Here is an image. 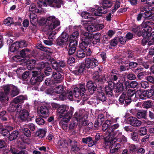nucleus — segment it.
I'll list each match as a JSON object with an SVG mask.
<instances>
[{
	"label": "nucleus",
	"mask_w": 154,
	"mask_h": 154,
	"mask_svg": "<svg viewBox=\"0 0 154 154\" xmlns=\"http://www.w3.org/2000/svg\"><path fill=\"white\" fill-rule=\"evenodd\" d=\"M69 107L67 105H63L59 106L57 111V116L58 119H62L59 124L64 129H66L67 123L71 119L73 110H69Z\"/></svg>",
	"instance_id": "obj_1"
},
{
	"label": "nucleus",
	"mask_w": 154,
	"mask_h": 154,
	"mask_svg": "<svg viewBox=\"0 0 154 154\" xmlns=\"http://www.w3.org/2000/svg\"><path fill=\"white\" fill-rule=\"evenodd\" d=\"M46 3L51 7L58 8H60L61 5L63 4L62 0H38L37 4L39 7L41 8L47 6Z\"/></svg>",
	"instance_id": "obj_2"
},
{
	"label": "nucleus",
	"mask_w": 154,
	"mask_h": 154,
	"mask_svg": "<svg viewBox=\"0 0 154 154\" xmlns=\"http://www.w3.org/2000/svg\"><path fill=\"white\" fill-rule=\"evenodd\" d=\"M113 137H115L114 139L110 137V136L108 135L104 139V144L106 146L109 145H113L116 141L117 140L118 142L121 141V138L122 135V132L119 130L116 131L113 134Z\"/></svg>",
	"instance_id": "obj_3"
},
{
	"label": "nucleus",
	"mask_w": 154,
	"mask_h": 154,
	"mask_svg": "<svg viewBox=\"0 0 154 154\" xmlns=\"http://www.w3.org/2000/svg\"><path fill=\"white\" fill-rule=\"evenodd\" d=\"M45 24L49 29L52 30L60 25V22L55 16H50L46 19Z\"/></svg>",
	"instance_id": "obj_4"
},
{
	"label": "nucleus",
	"mask_w": 154,
	"mask_h": 154,
	"mask_svg": "<svg viewBox=\"0 0 154 154\" xmlns=\"http://www.w3.org/2000/svg\"><path fill=\"white\" fill-rule=\"evenodd\" d=\"M4 92L7 95H10L13 97L18 94L19 90L17 88L13 85H6L3 86Z\"/></svg>",
	"instance_id": "obj_5"
},
{
	"label": "nucleus",
	"mask_w": 154,
	"mask_h": 154,
	"mask_svg": "<svg viewBox=\"0 0 154 154\" xmlns=\"http://www.w3.org/2000/svg\"><path fill=\"white\" fill-rule=\"evenodd\" d=\"M87 115L82 116L80 112H76L74 115L73 119L77 122H81L82 125L84 126H86L88 123Z\"/></svg>",
	"instance_id": "obj_6"
},
{
	"label": "nucleus",
	"mask_w": 154,
	"mask_h": 154,
	"mask_svg": "<svg viewBox=\"0 0 154 154\" xmlns=\"http://www.w3.org/2000/svg\"><path fill=\"white\" fill-rule=\"evenodd\" d=\"M32 77L30 80L31 84H38L42 81L43 79L42 74L40 72L34 71L32 72Z\"/></svg>",
	"instance_id": "obj_7"
},
{
	"label": "nucleus",
	"mask_w": 154,
	"mask_h": 154,
	"mask_svg": "<svg viewBox=\"0 0 154 154\" xmlns=\"http://www.w3.org/2000/svg\"><path fill=\"white\" fill-rule=\"evenodd\" d=\"M154 25L153 23L151 22L146 21L143 23L141 26L143 28L142 31V35L144 36H147L149 34H150V32L152 30V25Z\"/></svg>",
	"instance_id": "obj_8"
},
{
	"label": "nucleus",
	"mask_w": 154,
	"mask_h": 154,
	"mask_svg": "<svg viewBox=\"0 0 154 154\" xmlns=\"http://www.w3.org/2000/svg\"><path fill=\"white\" fill-rule=\"evenodd\" d=\"M99 63L98 60L93 58H88L85 59V66L88 69H93L98 66Z\"/></svg>",
	"instance_id": "obj_9"
},
{
	"label": "nucleus",
	"mask_w": 154,
	"mask_h": 154,
	"mask_svg": "<svg viewBox=\"0 0 154 154\" xmlns=\"http://www.w3.org/2000/svg\"><path fill=\"white\" fill-rule=\"evenodd\" d=\"M68 36L66 33H62L57 41V45L62 47L68 44Z\"/></svg>",
	"instance_id": "obj_10"
},
{
	"label": "nucleus",
	"mask_w": 154,
	"mask_h": 154,
	"mask_svg": "<svg viewBox=\"0 0 154 154\" xmlns=\"http://www.w3.org/2000/svg\"><path fill=\"white\" fill-rule=\"evenodd\" d=\"M79 88L80 89L77 87H75L74 89L73 94L75 97H78L80 94L81 96H82L84 95L85 91V85L80 84Z\"/></svg>",
	"instance_id": "obj_11"
},
{
	"label": "nucleus",
	"mask_w": 154,
	"mask_h": 154,
	"mask_svg": "<svg viewBox=\"0 0 154 154\" xmlns=\"http://www.w3.org/2000/svg\"><path fill=\"white\" fill-rule=\"evenodd\" d=\"M71 142V140L61 139H59L57 142V148L60 149L67 148Z\"/></svg>",
	"instance_id": "obj_12"
},
{
	"label": "nucleus",
	"mask_w": 154,
	"mask_h": 154,
	"mask_svg": "<svg viewBox=\"0 0 154 154\" xmlns=\"http://www.w3.org/2000/svg\"><path fill=\"white\" fill-rule=\"evenodd\" d=\"M105 7H100L98 8L97 9L94 8H90L91 11L93 13L94 15L96 16H100L102 14H105L107 12L106 10L104 8Z\"/></svg>",
	"instance_id": "obj_13"
},
{
	"label": "nucleus",
	"mask_w": 154,
	"mask_h": 154,
	"mask_svg": "<svg viewBox=\"0 0 154 154\" xmlns=\"http://www.w3.org/2000/svg\"><path fill=\"white\" fill-rule=\"evenodd\" d=\"M92 36L91 33L85 32L82 35L81 40L85 42L86 44L88 45L92 42Z\"/></svg>",
	"instance_id": "obj_14"
},
{
	"label": "nucleus",
	"mask_w": 154,
	"mask_h": 154,
	"mask_svg": "<svg viewBox=\"0 0 154 154\" xmlns=\"http://www.w3.org/2000/svg\"><path fill=\"white\" fill-rule=\"evenodd\" d=\"M77 46V42L76 40H73L71 41L69 44V49L68 52L69 55H72L75 52Z\"/></svg>",
	"instance_id": "obj_15"
},
{
	"label": "nucleus",
	"mask_w": 154,
	"mask_h": 154,
	"mask_svg": "<svg viewBox=\"0 0 154 154\" xmlns=\"http://www.w3.org/2000/svg\"><path fill=\"white\" fill-rule=\"evenodd\" d=\"M127 121L131 125L134 127L140 126L141 124V122L137 118L132 117L128 118Z\"/></svg>",
	"instance_id": "obj_16"
},
{
	"label": "nucleus",
	"mask_w": 154,
	"mask_h": 154,
	"mask_svg": "<svg viewBox=\"0 0 154 154\" xmlns=\"http://www.w3.org/2000/svg\"><path fill=\"white\" fill-rule=\"evenodd\" d=\"M59 71H54L53 72L52 77L56 83L61 82L63 79V76L59 72Z\"/></svg>",
	"instance_id": "obj_17"
},
{
	"label": "nucleus",
	"mask_w": 154,
	"mask_h": 154,
	"mask_svg": "<svg viewBox=\"0 0 154 154\" xmlns=\"http://www.w3.org/2000/svg\"><path fill=\"white\" fill-rule=\"evenodd\" d=\"M38 113L42 117L45 118L48 117L49 115V110L47 107L45 106L40 107Z\"/></svg>",
	"instance_id": "obj_18"
},
{
	"label": "nucleus",
	"mask_w": 154,
	"mask_h": 154,
	"mask_svg": "<svg viewBox=\"0 0 154 154\" xmlns=\"http://www.w3.org/2000/svg\"><path fill=\"white\" fill-rule=\"evenodd\" d=\"M82 142L83 143L88 144L89 147L92 146L96 143V141L93 140L91 137L82 138Z\"/></svg>",
	"instance_id": "obj_19"
},
{
	"label": "nucleus",
	"mask_w": 154,
	"mask_h": 154,
	"mask_svg": "<svg viewBox=\"0 0 154 154\" xmlns=\"http://www.w3.org/2000/svg\"><path fill=\"white\" fill-rule=\"evenodd\" d=\"M146 96V90L143 91L141 90H139L136 92L135 97L137 98L143 100L147 98Z\"/></svg>",
	"instance_id": "obj_20"
},
{
	"label": "nucleus",
	"mask_w": 154,
	"mask_h": 154,
	"mask_svg": "<svg viewBox=\"0 0 154 154\" xmlns=\"http://www.w3.org/2000/svg\"><path fill=\"white\" fill-rule=\"evenodd\" d=\"M86 87L89 92L92 93L96 90L97 85L95 83L90 81L87 82Z\"/></svg>",
	"instance_id": "obj_21"
},
{
	"label": "nucleus",
	"mask_w": 154,
	"mask_h": 154,
	"mask_svg": "<svg viewBox=\"0 0 154 154\" xmlns=\"http://www.w3.org/2000/svg\"><path fill=\"white\" fill-rule=\"evenodd\" d=\"M64 91V87L62 85H59L56 87L53 90L51 89V92H47L48 94H51L53 93H55L57 94H61Z\"/></svg>",
	"instance_id": "obj_22"
},
{
	"label": "nucleus",
	"mask_w": 154,
	"mask_h": 154,
	"mask_svg": "<svg viewBox=\"0 0 154 154\" xmlns=\"http://www.w3.org/2000/svg\"><path fill=\"white\" fill-rule=\"evenodd\" d=\"M69 144L71 146V149L72 151L78 152L80 149L79 145L76 141L71 140Z\"/></svg>",
	"instance_id": "obj_23"
},
{
	"label": "nucleus",
	"mask_w": 154,
	"mask_h": 154,
	"mask_svg": "<svg viewBox=\"0 0 154 154\" xmlns=\"http://www.w3.org/2000/svg\"><path fill=\"white\" fill-rule=\"evenodd\" d=\"M16 104L17 103H14L13 100L10 105L9 110L11 111H13L15 110H17V111H20L21 108V105L20 104L16 106Z\"/></svg>",
	"instance_id": "obj_24"
},
{
	"label": "nucleus",
	"mask_w": 154,
	"mask_h": 154,
	"mask_svg": "<svg viewBox=\"0 0 154 154\" xmlns=\"http://www.w3.org/2000/svg\"><path fill=\"white\" fill-rule=\"evenodd\" d=\"M29 116V113L26 109H23L20 111L19 118L22 120H26Z\"/></svg>",
	"instance_id": "obj_25"
},
{
	"label": "nucleus",
	"mask_w": 154,
	"mask_h": 154,
	"mask_svg": "<svg viewBox=\"0 0 154 154\" xmlns=\"http://www.w3.org/2000/svg\"><path fill=\"white\" fill-rule=\"evenodd\" d=\"M99 2L100 5L105 8H110L113 4L111 0H102L99 1Z\"/></svg>",
	"instance_id": "obj_26"
},
{
	"label": "nucleus",
	"mask_w": 154,
	"mask_h": 154,
	"mask_svg": "<svg viewBox=\"0 0 154 154\" xmlns=\"http://www.w3.org/2000/svg\"><path fill=\"white\" fill-rule=\"evenodd\" d=\"M143 42H148L149 45H151L154 44V33L152 32L150 36L147 39L146 38H144L143 40Z\"/></svg>",
	"instance_id": "obj_27"
},
{
	"label": "nucleus",
	"mask_w": 154,
	"mask_h": 154,
	"mask_svg": "<svg viewBox=\"0 0 154 154\" xmlns=\"http://www.w3.org/2000/svg\"><path fill=\"white\" fill-rule=\"evenodd\" d=\"M91 35H92V43L94 44H96L97 43L100 42V37L101 36V34L100 33H97L95 34L91 33Z\"/></svg>",
	"instance_id": "obj_28"
},
{
	"label": "nucleus",
	"mask_w": 154,
	"mask_h": 154,
	"mask_svg": "<svg viewBox=\"0 0 154 154\" xmlns=\"http://www.w3.org/2000/svg\"><path fill=\"white\" fill-rule=\"evenodd\" d=\"M10 150L12 154H28L27 152L25 150H21L18 152L17 150L14 146H11Z\"/></svg>",
	"instance_id": "obj_29"
},
{
	"label": "nucleus",
	"mask_w": 154,
	"mask_h": 154,
	"mask_svg": "<svg viewBox=\"0 0 154 154\" xmlns=\"http://www.w3.org/2000/svg\"><path fill=\"white\" fill-rule=\"evenodd\" d=\"M119 126V125L118 124H116L113 125L109 127L107 129V131L108 133V135H112V132L116 129H117Z\"/></svg>",
	"instance_id": "obj_30"
},
{
	"label": "nucleus",
	"mask_w": 154,
	"mask_h": 154,
	"mask_svg": "<svg viewBox=\"0 0 154 154\" xmlns=\"http://www.w3.org/2000/svg\"><path fill=\"white\" fill-rule=\"evenodd\" d=\"M27 100V97L23 96H20L15 98L13 100L14 102L17 103H23L24 100Z\"/></svg>",
	"instance_id": "obj_31"
},
{
	"label": "nucleus",
	"mask_w": 154,
	"mask_h": 154,
	"mask_svg": "<svg viewBox=\"0 0 154 154\" xmlns=\"http://www.w3.org/2000/svg\"><path fill=\"white\" fill-rule=\"evenodd\" d=\"M113 87L112 86H109V85L106 86L105 88V91L107 95L109 97H111L113 94L112 90Z\"/></svg>",
	"instance_id": "obj_32"
},
{
	"label": "nucleus",
	"mask_w": 154,
	"mask_h": 154,
	"mask_svg": "<svg viewBox=\"0 0 154 154\" xmlns=\"http://www.w3.org/2000/svg\"><path fill=\"white\" fill-rule=\"evenodd\" d=\"M19 133L18 131H13L10 134L9 137V139L10 141H12L16 139L18 137Z\"/></svg>",
	"instance_id": "obj_33"
},
{
	"label": "nucleus",
	"mask_w": 154,
	"mask_h": 154,
	"mask_svg": "<svg viewBox=\"0 0 154 154\" xmlns=\"http://www.w3.org/2000/svg\"><path fill=\"white\" fill-rule=\"evenodd\" d=\"M30 50L28 48H25L20 51V55L23 57H25L30 53Z\"/></svg>",
	"instance_id": "obj_34"
},
{
	"label": "nucleus",
	"mask_w": 154,
	"mask_h": 154,
	"mask_svg": "<svg viewBox=\"0 0 154 154\" xmlns=\"http://www.w3.org/2000/svg\"><path fill=\"white\" fill-rule=\"evenodd\" d=\"M46 134L45 131L43 129H39L36 131V134L39 137L42 138L45 136Z\"/></svg>",
	"instance_id": "obj_35"
},
{
	"label": "nucleus",
	"mask_w": 154,
	"mask_h": 154,
	"mask_svg": "<svg viewBox=\"0 0 154 154\" xmlns=\"http://www.w3.org/2000/svg\"><path fill=\"white\" fill-rule=\"evenodd\" d=\"M7 95L2 91H0V101L4 102L6 100L7 101L9 100V98L7 97Z\"/></svg>",
	"instance_id": "obj_36"
},
{
	"label": "nucleus",
	"mask_w": 154,
	"mask_h": 154,
	"mask_svg": "<svg viewBox=\"0 0 154 154\" xmlns=\"http://www.w3.org/2000/svg\"><path fill=\"white\" fill-rule=\"evenodd\" d=\"M78 123L77 122L73 119L69 125V129L70 130H72L76 128L78 125Z\"/></svg>",
	"instance_id": "obj_37"
},
{
	"label": "nucleus",
	"mask_w": 154,
	"mask_h": 154,
	"mask_svg": "<svg viewBox=\"0 0 154 154\" xmlns=\"http://www.w3.org/2000/svg\"><path fill=\"white\" fill-rule=\"evenodd\" d=\"M30 21L33 25H35V21L36 20L37 16L34 13H31L29 15Z\"/></svg>",
	"instance_id": "obj_38"
},
{
	"label": "nucleus",
	"mask_w": 154,
	"mask_h": 154,
	"mask_svg": "<svg viewBox=\"0 0 154 154\" xmlns=\"http://www.w3.org/2000/svg\"><path fill=\"white\" fill-rule=\"evenodd\" d=\"M85 68V66L84 64H81L79 66L78 70L74 71L73 73L76 75H79L80 73L83 72Z\"/></svg>",
	"instance_id": "obj_39"
},
{
	"label": "nucleus",
	"mask_w": 154,
	"mask_h": 154,
	"mask_svg": "<svg viewBox=\"0 0 154 154\" xmlns=\"http://www.w3.org/2000/svg\"><path fill=\"white\" fill-rule=\"evenodd\" d=\"M111 122L110 120H106L102 125V130L103 131L106 130L108 128L109 125L111 124Z\"/></svg>",
	"instance_id": "obj_40"
},
{
	"label": "nucleus",
	"mask_w": 154,
	"mask_h": 154,
	"mask_svg": "<svg viewBox=\"0 0 154 154\" xmlns=\"http://www.w3.org/2000/svg\"><path fill=\"white\" fill-rule=\"evenodd\" d=\"M13 18L9 17L7 18L4 21V23L7 26L13 24Z\"/></svg>",
	"instance_id": "obj_41"
},
{
	"label": "nucleus",
	"mask_w": 154,
	"mask_h": 154,
	"mask_svg": "<svg viewBox=\"0 0 154 154\" xmlns=\"http://www.w3.org/2000/svg\"><path fill=\"white\" fill-rule=\"evenodd\" d=\"M146 111L145 110L141 111L139 112L137 114V116L139 119L144 118L146 115Z\"/></svg>",
	"instance_id": "obj_42"
},
{
	"label": "nucleus",
	"mask_w": 154,
	"mask_h": 154,
	"mask_svg": "<svg viewBox=\"0 0 154 154\" xmlns=\"http://www.w3.org/2000/svg\"><path fill=\"white\" fill-rule=\"evenodd\" d=\"M85 29L88 31L91 32H96L95 24L92 23L87 26L85 27Z\"/></svg>",
	"instance_id": "obj_43"
},
{
	"label": "nucleus",
	"mask_w": 154,
	"mask_h": 154,
	"mask_svg": "<svg viewBox=\"0 0 154 154\" xmlns=\"http://www.w3.org/2000/svg\"><path fill=\"white\" fill-rule=\"evenodd\" d=\"M123 90V85L121 83H120L117 85L116 88H115V91L119 93Z\"/></svg>",
	"instance_id": "obj_44"
},
{
	"label": "nucleus",
	"mask_w": 154,
	"mask_h": 154,
	"mask_svg": "<svg viewBox=\"0 0 154 154\" xmlns=\"http://www.w3.org/2000/svg\"><path fill=\"white\" fill-rule=\"evenodd\" d=\"M98 98L102 101H104L106 100V97L105 95L103 92H101L98 94Z\"/></svg>",
	"instance_id": "obj_45"
},
{
	"label": "nucleus",
	"mask_w": 154,
	"mask_h": 154,
	"mask_svg": "<svg viewBox=\"0 0 154 154\" xmlns=\"http://www.w3.org/2000/svg\"><path fill=\"white\" fill-rule=\"evenodd\" d=\"M79 35V33L78 31H75L70 35V39L72 41L75 40V39L78 37Z\"/></svg>",
	"instance_id": "obj_46"
},
{
	"label": "nucleus",
	"mask_w": 154,
	"mask_h": 154,
	"mask_svg": "<svg viewBox=\"0 0 154 154\" xmlns=\"http://www.w3.org/2000/svg\"><path fill=\"white\" fill-rule=\"evenodd\" d=\"M76 56L79 58H82L85 56V53L83 51L79 50L77 52Z\"/></svg>",
	"instance_id": "obj_47"
},
{
	"label": "nucleus",
	"mask_w": 154,
	"mask_h": 154,
	"mask_svg": "<svg viewBox=\"0 0 154 154\" xmlns=\"http://www.w3.org/2000/svg\"><path fill=\"white\" fill-rule=\"evenodd\" d=\"M143 13V16L145 18H149L151 19V15L152 14V12L151 11L148 10V11L144 12Z\"/></svg>",
	"instance_id": "obj_48"
},
{
	"label": "nucleus",
	"mask_w": 154,
	"mask_h": 154,
	"mask_svg": "<svg viewBox=\"0 0 154 154\" xmlns=\"http://www.w3.org/2000/svg\"><path fill=\"white\" fill-rule=\"evenodd\" d=\"M116 147L115 148L112 147L110 150V153H113L118 151L120 149V145L119 143H117L116 145Z\"/></svg>",
	"instance_id": "obj_49"
},
{
	"label": "nucleus",
	"mask_w": 154,
	"mask_h": 154,
	"mask_svg": "<svg viewBox=\"0 0 154 154\" xmlns=\"http://www.w3.org/2000/svg\"><path fill=\"white\" fill-rule=\"evenodd\" d=\"M29 71H26L23 73L22 75V78L24 80L27 81L29 79Z\"/></svg>",
	"instance_id": "obj_50"
},
{
	"label": "nucleus",
	"mask_w": 154,
	"mask_h": 154,
	"mask_svg": "<svg viewBox=\"0 0 154 154\" xmlns=\"http://www.w3.org/2000/svg\"><path fill=\"white\" fill-rule=\"evenodd\" d=\"M51 64L54 69L59 71L58 63L55 60H53L52 61H51Z\"/></svg>",
	"instance_id": "obj_51"
},
{
	"label": "nucleus",
	"mask_w": 154,
	"mask_h": 154,
	"mask_svg": "<svg viewBox=\"0 0 154 154\" xmlns=\"http://www.w3.org/2000/svg\"><path fill=\"white\" fill-rule=\"evenodd\" d=\"M151 102L150 100L145 101L143 104V108H148L152 106Z\"/></svg>",
	"instance_id": "obj_52"
},
{
	"label": "nucleus",
	"mask_w": 154,
	"mask_h": 154,
	"mask_svg": "<svg viewBox=\"0 0 154 154\" xmlns=\"http://www.w3.org/2000/svg\"><path fill=\"white\" fill-rule=\"evenodd\" d=\"M136 93L135 91L132 89H129L128 91L127 95L129 97H131L134 95L135 97Z\"/></svg>",
	"instance_id": "obj_53"
},
{
	"label": "nucleus",
	"mask_w": 154,
	"mask_h": 154,
	"mask_svg": "<svg viewBox=\"0 0 154 154\" xmlns=\"http://www.w3.org/2000/svg\"><path fill=\"white\" fill-rule=\"evenodd\" d=\"M24 135L27 137H29L31 136V132L27 128H24L23 130Z\"/></svg>",
	"instance_id": "obj_54"
},
{
	"label": "nucleus",
	"mask_w": 154,
	"mask_h": 154,
	"mask_svg": "<svg viewBox=\"0 0 154 154\" xmlns=\"http://www.w3.org/2000/svg\"><path fill=\"white\" fill-rule=\"evenodd\" d=\"M81 15L82 18L85 19H91V17L90 13L87 12H84L82 13Z\"/></svg>",
	"instance_id": "obj_55"
},
{
	"label": "nucleus",
	"mask_w": 154,
	"mask_h": 154,
	"mask_svg": "<svg viewBox=\"0 0 154 154\" xmlns=\"http://www.w3.org/2000/svg\"><path fill=\"white\" fill-rule=\"evenodd\" d=\"M35 122L38 125H42L45 123L44 120L40 117H38L36 118Z\"/></svg>",
	"instance_id": "obj_56"
},
{
	"label": "nucleus",
	"mask_w": 154,
	"mask_h": 154,
	"mask_svg": "<svg viewBox=\"0 0 154 154\" xmlns=\"http://www.w3.org/2000/svg\"><path fill=\"white\" fill-rule=\"evenodd\" d=\"M29 10L30 11H35V12H39V11L38 9L36 8L35 5L34 4H32L29 8Z\"/></svg>",
	"instance_id": "obj_57"
},
{
	"label": "nucleus",
	"mask_w": 154,
	"mask_h": 154,
	"mask_svg": "<svg viewBox=\"0 0 154 154\" xmlns=\"http://www.w3.org/2000/svg\"><path fill=\"white\" fill-rule=\"evenodd\" d=\"M96 31L100 30L103 29L104 26L103 24H95Z\"/></svg>",
	"instance_id": "obj_58"
},
{
	"label": "nucleus",
	"mask_w": 154,
	"mask_h": 154,
	"mask_svg": "<svg viewBox=\"0 0 154 154\" xmlns=\"http://www.w3.org/2000/svg\"><path fill=\"white\" fill-rule=\"evenodd\" d=\"M139 134L140 136H143L146 134L147 130L144 127L141 128L139 131Z\"/></svg>",
	"instance_id": "obj_59"
},
{
	"label": "nucleus",
	"mask_w": 154,
	"mask_h": 154,
	"mask_svg": "<svg viewBox=\"0 0 154 154\" xmlns=\"http://www.w3.org/2000/svg\"><path fill=\"white\" fill-rule=\"evenodd\" d=\"M126 98V95L125 94L123 93L121 95L119 99V101L120 104H123Z\"/></svg>",
	"instance_id": "obj_60"
},
{
	"label": "nucleus",
	"mask_w": 154,
	"mask_h": 154,
	"mask_svg": "<svg viewBox=\"0 0 154 154\" xmlns=\"http://www.w3.org/2000/svg\"><path fill=\"white\" fill-rule=\"evenodd\" d=\"M120 3L119 1H116L115 5L114 8L112 10V13H114L120 7Z\"/></svg>",
	"instance_id": "obj_61"
},
{
	"label": "nucleus",
	"mask_w": 154,
	"mask_h": 154,
	"mask_svg": "<svg viewBox=\"0 0 154 154\" xmlns=\"http://www.w3.org/2000/svg\"><path fill=\"white\" fill-rule=\"evenodd\" d=\"M146 93L147 98H149L151 97L153 95L154 91L153 89H151L148 91H146Z\"/></svg>",
	"instance_id": "obj_62"
},
{
	"label": "nucleus",
	"mask_w": 154,
	"mask_h": 154,
	"mask_svg": "<svg viewBox=\"0 0 154 154\" xmlns=\"http://www.w3.org/2000/svg\"><path fill=\"white\" fill-rule=\"evenodd\" d=\"M88 45V44H86L85 42L82 41V42L80 44L79 46L81 49L83 50L86 49Z\"/></svg>",
	"instance_id": "obj_63"
},
{
	"label": "nucleus",
	"mask_w": 154,
	"mask_h": 154,
	"mask_svg": "<svg viewBox=\"0 0 154 154\" xmlns=\"http://www.w3.org/2000/svg\"><path fill=\"white\" fill-rule=\"evenodd\" d=\"M8 132L6 129L3 128H0V133L3 136H5L8 134Z\"/></svg>",
	"instance_id": "obj_64"
}]
</instances>
